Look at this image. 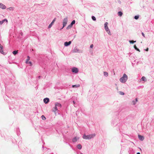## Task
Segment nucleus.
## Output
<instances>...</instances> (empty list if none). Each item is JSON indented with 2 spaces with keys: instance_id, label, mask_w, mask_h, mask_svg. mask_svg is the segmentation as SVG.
<instances>
[{
  "instance_id": "nucleus-40",
  "label": "nucleus",
  "mask_w": 154,
  "mask_h": 154,
  "mask_svg": "<svg viewBox=\"0 0 154 154\" xmlns=\"http://www.w3.org/2000/svg\"><path fill=\"white\" fill-rule=\"evenodd\" d=\"M73 103L74 104L75 103V101H73Z\"/></svg>"
},
{
  "instance_id": "nucleus-21",
  "label": "nucleus",
  "mask_w": 154,
  "mask_h": 154,
  "mask_svg": "<svg viewBox=\"0 0 154 154\" xmlns=\"http://www.w3.org/2000/svg\"><path fill=\"white\" fill-rule=\"evenodd\" d=\"M103 74H104V76L106 77H107L108 75V73L106 72H104Z\"/></svg>"
},
{
  "instance_id": "nucleus-39",
  "label": "nucleus",
  "mask_w": 154,
  "mask_h": 154,
  "mask_svg": "<svg viewBox=\"0 0 154 154\" xmlns=\"http://www.w3.org/2000/svg\"><path fill=\"white\" fill-rule=\"evenodd\" d=\"M137 154H140V152H138L137 153Z\"/></svg>"
},
{
  "instance_id": "nucleus-18",
  "label": "nucleus",
  "mask_w": 154,
  "mask_h": 154,
  "mask_svg": "<svg viewBox=\"0 0 154 154\" xmlns=\"http://www.w3.org/2000/svg\"><path fill=\"white\" fill-rule=\"evenodd\" d=\"M5 21H6V22H8V20L6 19H4L0 21V24H2Z\"/></svg>"
},
{
  "instance_id": "nucleus-33",
  "label": "nucleus",
  "mask_w": 154,
  "mask_h": 154,
  "mask_svg": "<svg viewBox=\"0 0 154 154\" xmlns=\"http://www.w3.org/2000/svg\"><path fill=\"white\" fill-rule=\"evenodd\" d=\"M139 17V16H135L134 17V18L136 20H137Z\"/></svg>"
},
{
  "instance_id": "nucleus-41",
  "label": "nucleus",
  "mask_w": 154,
  "mask_h": 154,
  "mask_svg": "<svg viewBox=\"0 0 154 154\" xmlns=\"http://www.w3.org/2000/svg\"><path fill=\"white\" fill-rule=\"evenodd\" d=\"M23 33L22 32V33H21V35H23Z\"/></svg>"
},
{
  "instance_id": "nucleus-27",
  "label": "nucleus",
  "mask_w": 154,
  "mask_h": 154,
  "mask_svg": "<svg viewBox=\"0 0 154 154\" xmlns=\"http://www.w3.org/2000/svg\"><path fill=\"white\" fill-rule=\"evenodd\" d=\"M146 79V78L144 76H143L141 79V80H142L143 81H145Z\"/></svg>"
},
{
  "instance_id": "nucleus-34",
  "label": "nucleus",
  "mask_w": 154,
  "mask_h": 154,
  "mask_svg": "<svg viewBox=\"0 0 154 154\" xmlns=\"http://www.w3.org/2000/svg\"><path fill=\"white\" fill-rule=\"evenodd\" d=\"M30 64V66H32V63L31 61H28V63Z\"/></svg>"
},
{
  "instance_id": "nucleus-23",
  "label": "nucleus",
  "mask_w": 154,
  "mask_h": 154,
  "mask_svg": "<svg viewBox=\"0 0 154 154\" xmlns=\"http://www.w3.org/2000/svg\"><path fill=\"white\" fill-rule=\"evenodd\" d=\"M77 147L78 149H82V146L81 144H78L77 146Z\"/></svg>"
},
{
  "instance_id": "nucleus-5",
  "label": "nucleus",
  "mask_w": 154,
  "mask_h": 154,
  "mask_svg": "<svg viewBox=\"0 0 154 154\" xmlns=\"http://www.w3.org/2000/svg\"><path fill=\"white\" fill-rule=\"evenodd\" d=\"M72 72L73 73H77L79 72V69L76 67H73L72 69Z\"/></svg>"
},
{
  "instance_id": "nucleus-26",
  "label": "nucleus",
  "mask_w": 154,
  "mask_h": 154,
  "mask_svg": "<svg viewBox=\"0 0 154 154\" xmlns=\"http://www.w3.org/2000/svg\"><path fill=\"white\" fill-rule=\"evenodd\" d=\"M30 57L29 56H28L27 57V59L26 61V63H28V61L30 60Z\"/></svg>"
},
{
  "instance_id": "nucleus-17",
  "label": "nucleus",
  "mask_w": 154,
  "mask_h": 154,
  "mask_svg": "<svg viewBox=\"0 0 154 154\" xmlns=\"http://www.w3.org/2000/svg\"><path fill=\"white\" fill-rule=\"evenodd\" d=\"M138 137L139 139L141 141L143 140L144 139V137L143 136H141L140 135H138Z\"/></svg>"
},
{
  "instance_id": "nucleus-9",
  "label": "nucleus",
  "mask_w": 154,
  "mask_h": 154,
  "mask_svg": "<svg viewBox=\"0 0 154 154\" xmlns=\"http://www.w3.org/2000/svg\"><path fill=\"white\" fill-rule=\"evenodd\" d=\"M55 106L57 108H61V105L60 103L56 102L55 103Z\"/></svg>"
},
{
  "instance_id": "nucleus-16",
  "label": "nucleus",
  "mask_w": 154,
  "mask_h": 154,
  "mask_svg": "<svg viewBox=\"0 0 154 154\" xmlns=\"http://www.w3.org/2000/svg\"><path fill=\"white\" fill-rule=\"evenodd\" d=\"M0 8L3 9H4L6 8V7L2 3H0Z\"/></svg>"
},
{
  "instance_id": "nucleus-2",
  "label": "nucleus",
  "mask_w": 154,
  "mask_h": 154,
  "mask_svg": "<svg viewBox=\"0 0 154 154\" xmlns=\"http://www.w3.org/2000/svg\"><path fill=\"white\" fill-rule=\"evenodd\" d=\"M73 53H82L83 52L82 51L79 49L77 47H75L72 50Z\"/></svg>"
},
{
  "instance_id": "nucleus-36",
  "label": "nucleus",
  "mask_w": 154,
  "mask_h": 154,
  "mask_svg": "<svg viewBox=\"0 0 154 154\" xmlns=\"http://www.w3.org/2000/svg\"><path fill=\"white\" fill-rule=\"evenodd\" d=\"M142 35L144 37H145V35L143 32L142 33Z\"/></svg>"
},
{
  "instance_id": "nucleus-6",
  "label": "nucleus",
  "mask_w": 154,
  "mask_h": 154,
  "mask_svg": "<svg viewBox=\"0 0 154 154\" xmlns=\"http://www.w3.org/2000/svg\"><path fill=\"white\" fill-rule=\"evenodd\" d=\"M82 138L85 140H90L89 135H86L85 134H84L82 136Z\"/></svg>"
},
{
  "instance_id": "nucleus-32",
  "label": "nucleus",
  "mask_w": 154,
  "mask_h": 154,
  "mask_svg": "<svg viewBox=\"0 0 154 154\" xmlns=\"http://www.w3.org/2000/svg\"><path fill=\"white\" fill-rule=\"evenodd\" d=\"M41 118L43 120H45L46 119V118L45 117V116L43 115H42L41 116Z\"/></svg>"
},
{
  "instance_id": "nucleus-43",
  "label": "nucleus",
  "mask_w": 154,
  "mask_h": 154,
  "mask_svg": "<svg viewBox=\"0 0 154 154\" xmlns=\"http://www.w3.org/2000/svg\"><path fill=\"white\" fill-rule=\"evenodd\" d=\"M34 127L35 128V129H37V128H36V127H35L34 126Z\"/></svg>"
},
{
  "instance_id": "nucleus-7",
  "label": "nucleus",
  "mask_w": 154,
  "mask_h": 154,
  "mask_svg": "<svg viewBox=\"0 0 154 154\" xmlns=\"http://www.w3.org/2000/svg\"><path fill=\"white\" fill-rule=\"evenodd\" d=\"M79 139V137H75L73 138L72 140V141L73 142L75 143Z\"/></svg>"
},
{
  "instance_id": "nucleus-4",
  "label": "nucleus",
  "mask_w": 154,
  "mask_h": 154,
  "mask_svg": "<svg viewBox=\"0 0 154 154\" xmlns=\"http://www.w3.org/2000/svg\"><path fill=\"white\" fill-rule=\"evenodd\" d=\"M75 23V20H72L71 23L67 26L66 27V29H70L72 26Z\"/></svg>"
},
{
  "instance_id": "nucleus-24",
  "label": "nucleus",
  "mask_w": 154,
  "mask_h": 154,
  "mask_svg": "<svg viewBox=\"0 0 154 154\" xmlns=\"http://www.w3.org/2000/svg\"><path fill=\"white\" fill-rule=\"evenodd\" d=\"M13 54L14 55H15L16 54H17L18 53V51H17L16 50H14V51L13 52Z\"/></svg>"
},
{
  "instance_id": "nucleus-8",
  "label": "nucleus",
  "mask_w": 154,
  "mask_h": 154,
  "mask_svg": "<svg viewBox=\"0 0 154 154\" xmlns=\"http://www.w3.org/2000/svg\"><path fill=\"white\" fill-rule=\"evenodd\" d=\"M58 108H57L55 106V107H53L52 109V111L54 112L55 114H56V111L58 110Z\"/></svg>"
},
{
  "instance_id": "nucleus-11",
  "label": "nucleus",
  "mask_w": 154,
  "mask_h": 154,
  "mask_svg": "<svg viewBox=\"0 0 154 154\" xmlns=\"http://www.w3.org/2000/svg\"><path fill=\"white\" fill-rule=\"evenodd\" d=\"M44 102L45 104L48 103L49 101V99L48 98H45L44 99Z\"/></svg>"
},
{
  "instance_id": "nucleus-38",
  "label": "nucleus",
  "mask_w": 154,
  "mask_h": 154,
  "mask_svg": "<svg viewBox=\"0 0 154 154\" xmlns=\"http://www.w3.org/2000/svg\"><path fill=\"white\" fill-rule=\"evenodd\" d=\"M64 27H63V26H62V27H61V28L60 29V30H61Z\"/></svg>"
},
{
  "instance_id": "nucleus-1",
  "label": "nucleus",
  "mask_w": 154,
  "mask_h": 154,
  "mask_svg": "<svg viewBox=\"0 0 154 154\" xmlns=\"http://www.w3.org/2000/svg\"><path fill=\"white\" fill-rule=\"evenodd\" d=\"M128 79L127 75L125 73L123 75V76L120 79L119 81L122 83H124L127 81Z\"/></svg>"
},
{
  "instance_id": "nucleus-14",
  "label": "nucleus",
  "mask_w": 154,
  "mask_h": 154,
  "mask_svg": "<svg viewBox=\"0 0 154 154\" xmlns=\"http://www.w3.org/2000/svg\"><path fill=\"white\" fill-rule=\"evenodd\" d=\"M71 43V41H69V42H64V45L65 46H67L69 45Z\"/></svg>"
},
{
  "instance_id": "nucleus-10",
  "label": "nucleus",
  "mask_w": 154,
  "mask_h": 154,
  "mask_svg": "<svg viewBox=\"0 0 154 154\" xmlns=\"http://www.w3.org/2000/svg\"><path fill=\"white\" fill-rule=\"evenodd\" d=\"M108 24V23L107 22H106L104 23V28L106 31L109 30L107 26Z\"/></svg>"
},
{
  "instance_id": "nucleus-28",
  "label": "nucleus",
  "mask_w": 154,
  "mask_h": 154,
  "mask_svg": "<svg viewBox=\"0 0 154 154\" xmlns=\"http://www.w3.org/2000/svg\"><path fill=\"white\" fill-rule=\"evenodd\" d=\"M136 42V41H132V40H129V42L131 44H133L134 42Z\"/></svg>"
},
{
  "instance_id": "nucleus-22",
  "label": "nucleus",
  "mask_w": 154,
  "mask_h": 154,
  "mask_svg": "<svg viewBox=\"0 0 154 154\" xmlns=\"http://www.w3.org/2000/svg\"><path fill=\"white\" fill-rule=\"evenodd\" d=\"M134 48L137 51H138L139 52L140 51V50L137 48V47H136V45H134Z\"/></svg>"
},
{
  "instance_id": "nucleus-31",
  "label": "nucleus",
  "mask_w": 154,
  "mask_h": 154,
  "mask_svg": "<svg viewBox=\"0 0 154 154\" xmlns=\"http://www.w3.org/2000/svg\"><path fill=\"white\" fill-rule=\"evenodd\" d=\"M119 94L121 95H124L125 94L122 91H119Z\"/></svg>"
},
{
  "instance_id": "nucleus-37",
  "label": "nucleus",
  "mask_w": 154,
  "mask_h": 154,
  "mask_svg": "<svg viewBox=\"0 0 154 154\" xmlns=\"http://www.w3.org/2000/svg\"><path fill=\"white\" fill-rule=\"evenodd\" d=\"M145 51H148L149 48H147L146 49H145Z\"/></svg>"
},
{
  "instance_id": "nucleus-15",
  "label": "nucleus",
  "mask_w": 154,
  "mask_h": 154,
  "mask_svg": "<svg viewBox=\"0 0 154 154\" xmlns=\"http://www.w3.org/2000/svg\"><path fill=\"white\" fill-rule=\"evenodd\" d=\"M55 19L54 18L53 20V21H52V22L48 26V28H50L52 26V25H53V23H54V22H55Z\"/></svg>"
},
{
  "instance_id": "nucleus-25",
  "label": "nucleus",
  "mask_w": 154,
  "mask_h": 154,
  "mask_svg": "<svg viewBox=\"0 0 154 154\" xmlns=\"http://www.w3.org/2000/svg\"><path fill=\"white\" fill-rule=\"evenodd\" d=\"M123 14L122 13L121 11H119L118 12V15L120 17H121L122 16Z\"/></svg>"
},
{
  "instance_id": "nucleus-3",
  "label": "nucleus",
  "mask_w": 154,
  "mask_h": 154,
  "mask_svg": "<svg viewBox=\"0 0 154 154\" xmlns=\"http://www.w3.org/2000/svg\"><path fill=\"white\" fill-rule=\"evenodd\" d=\"M68 19L67 17H66L63 19V27H64L66 26L68 22Z\"/></svg>"
},
{
  "instance_id": "nucleus-13",
  "label": "nucleus",
  "mask_w": 154,
  "mask_h": 154,
  "mask_svg": "<svg viewBox=\"0 0 154 154\" xmlns=\"http://www.w3.org/2000/svg\"><path fill=\"white\" fill-rule=\"evenodd\" d=\"M0 52L1 53L4 54V52L3 51V47L0 44Z\"/></svg>"
},
{
  "instance_id": "nucleus-20",
  "label": "nucleus",
  "mask_w": 154,
  "mask_h": 154,
  "mask_svg": "<svg viewBox=\"0 0 154 154\" xmlns=\"http://www.w3.org/2000/svg\"><path fill=\"white\" fill-rule=\"evenodd\" d=\"M80 86V85L79 84L76 85H73L72 86V88H78Z\"/></svg>"
},
{
  "instance_id": "nucleus-30",
  "label": "nucleus",
  "mask_w": 154,
  "mask_h": 154,
  "mask_svg": "<svg viewBox=\"0 0 154 154\" xmlns=\"http://www.w3.org/2000/svg\"><path fill=\"white\" fill-rule=\"evenodd\" d=\"M106 32L108 33V34L110 35H111V32L109 30V29L107 30V31H106Z\"/></svg>"
},
{
  "instance_id": "nucleus-19",
  "label": "nucleus",
  "mask_w": 154,
  "mask_h": 154,
  "mask_svg": "<svg viewBox=\"0 0 154 154\" xmlns=\"http://www.w3.org/2000/svg\"><path fill=\"white\" fill-rule=\"evenodd\" d=\"M138 100L137 98H136L134 100H133L132 101V104L133 105H135L137 102Z\"/></svg>"
},
{
  "instance_id": "nucleus-12",
  "label": "nucleus",
  "mask_w": 154,
  "mask_h": 154,
  "mask_svg": "<svg viewBox=\"0 0 154 154\" xmlns=\"http://www.w3.org/2000/svg\"><path fill=\"white\" fill-rule=\"evenodd\" d=\"M90 139L94 138L96 136V134L95 133L92 134H89Z\"/></svg>"
},
{
  "instance_id": "nucleus-42",
  "label": "nucleus",
  "mask_w": 154,
  "mask_h": 154,
  "mask_svg": "<svg viewBox=\"0 0 154 154\" xmlns=\"http://www.w3.org/2000/svg\"><path fill=\"white\" fill-rule=\"evenodd\" d=\"M35 88H36V90H37V89H38V87H37V86H36V87H35Z\"/></svg>"
},
{
  "instance_id": "nucleus-35",
  "label": "nucleus",
  "mask_w": 154,
  "mask_h": 154,
  "mask_svg": "<svg viewBox=\"0 0 154 154\" xmlns=\"http://www.w3.org/2000/svg\"><path fill=\"white\" fill-rule=\"evenodd\" d=\"M93 47H94V45L93 44L91 45H90V47L91 48H92Z\"/></svg>"
},
{
  "instance_id": "nucleus-29",
  "label": "nucleus",
  "mask_w": 154,
  "mask_h": 154,
  "mask_svg": "<svg viewBox=\"0 0 154 154\" xmlns=\"http://www.w3.org/2000/svg\"><path fill=\"white\" fill-rule=\"evenodd\" d=\"M92 20L94 21H95L96 20V18L94 16H92L91 17Z\"/></svg>"
}]
</instances>
